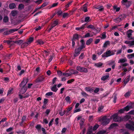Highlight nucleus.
Returning <instances> with one entry per match:
<instances>
[{"label": "nucleus", "instance_id": "423d86ee", "mask_svg": "<svg viewBox=\"0 0 134 134\" xmlns=\"http://www.w3.org/2000/svg\"><path fill=\"white\" fill-rule=\"evenodd\" d=\"M76 69L79 71L82 72L87 73L88 72V70L86 68L80 66H77Z\"/></svg>", "mask_w": 134, "mask_h": 134}, {"label": "nucleus", "instance_id": "2f4dec72", "mask_svg": "<svg viewBox=\"0 0 134 134\" xmlns=\"http://www.w3.org/2000/svg\"><path fill=\"white\" fill-rule=\"evenodd\" d=\"M86 5H87V3L83 5V10L85 12H86L87 11V8L86 6Z\"/></svg>", "mask_w": 134, "mask_h": 134}, {"label": "nucleus", "instance_id": "8fccbe9b", "mask_svg": "<svg viewBox=\"0 0 134 134\" xmlns=\"http://www.w3.org/2000/svg\"><path fill=\"white\" fill-rule=\"evenodd\" d=\"M42 0H38L35 2L37 4L39 5L42 3Z\"/></svg>", "mask_w": 134, "mask_h": 134}, {"label": "nucleus", "instance_id": "7c9ffc66", "mask_svg": "<svg viewBox=\"0 0 134 134\" xmlns=\"http://www.w3.org/2000/svg\"><path fill=\"white\" fill-rule=\"evenodd\" d=\"M13 89L11 88H9L8 90V93L7 94V96H8L10 94L13 93Z\"/></svg>", "mask_w": 134, "mask_h": 134}, {"label": "nucleus", "instance_id": "864d4df0", "mask_svg": "<svg viewBox=\"0 0 134 134\" xmlns=\"http://www.w3.org/2000/svg\"><path fill=\"white\" fill-rule=\"evenodd\" d=\"M106 132L105 131H101L98 132L97 133V134H104Z\"/></svg>", "mask_w": 134, "mask_h": 134}, {"label": "nucleus", "instance_id": "473e14b6", "mask_svg": "<svg viewBox=\"0 0 134 134\" xmlns=\"http://www.w3.org/2000/svg\"><path fill=\"white\" fill-rule=\"evenodd\" d=\"M104 51V50L103 49H101L100 50V51L99 52L98 51H97L96 52V54L98 55L99 56L103 53Z\"/></svg>", "mask_w": 134, "mask_h": 134}, {"label": "nucleus", "instance_id": "bf43d9fd", "mask_svg": "<svg viewBox=\"0 0 134 134\" xmlns=\"http://www.w3.org/2000/svg\"><path fill=\"white\" fill-rule=\"evenodd\" d=\"M50 111V110L49 109H47L46 110V112H45L44 114H46V116H47L49 114Z\"/></svg>", "mask_w": 134, "mask_h": 134}, {"label": "nucleus", "instance_id": "9b49d317", "mask_svg": "<svg viewBox=\"0 0 134 134\" xmlns=\"http://www.w3.org/2000/svg\"><path fill=\"white\" fill-rule=\"evenodd\" d=\"M45 79V77L43 75H42L38 77L36 79L35 81L36 83H39L43 81Z\"/></svg>", "mask_w": 134, "mask_h": 134}, {"label": "nucleus", "instance_id": "393cba45", "mask_svg": "<svg viewBox=\"0 0 134 134\" xmlns=\"http://www.w3.org/2000/svg\"><path fill=\"white\" fill-rule=\"evenodd\" d=\"M93 41V39L92 38H90L87 40L86 42V44L87 45H89Z\"/></svg>", "mask_w": 134, "mask_h": 134}, {"label": "nucleus", "instance_id": "4468645a", "mask_svg": "<svg viewBox=\"0 0 134 134\" xmlns=\"http://www.w3.org/2000/svg\"><path fill=\"white\" fill-rule=\"evenodd\" d=\"M126 128L129 130L134 131V127L133 126L127 123L125 125Z\"/></svg>", "mask_w": 134, "mask_h": 134}, {"label": "nucleus", "instance_id": "09e8293b", "mask_svg": "<svg viewBox=\"0 0 134 134\" xmlns=\"http://www.w3.org/2000/svg\"><path fill=\"white\" fill-rule=\"evenodd\" d=\"M69 15V14L68 13H64L63 14V18H64L68 16Z\"/></svg>", "mask_w": 134, "mask_h": 134}, {"label": "nucleus", "instance_id": "a19ab883", "mask_svg": "<svg viewBox=\"0 0 134 134\" xmlns=\"http://www.w3.org/2000/svg\"><path fill=\"white\" fill-rule=\"evenodd\" d=\"M87 28H90L93 30L95 29L94 26L92 25H88L87 26Z\"/></svg>", "mask_w": 134, "mask_h": 134}, {"label": "nucleus", "instance_id": "3c124183", "mask_svg": "<svg viewBox=\"0 0 134 134\" xmlns=\"http://www.w3.org/2000/svg\"><path fill=\"white\" fill-rule=\"evenodd\" d=\"M71 71L72 72H71V74H76L78 73L79 72L76 70H74L73 69Z\"/></svg>", "mask_w": 134, "mask_h": 134}, {"label": "nucleus", "instance_id": "39448f33", "mask_svg": "<svg viewBox=\"0 0 134 134\" xmlns=\"http://www.w3.org/2000/svg\"><path fill=\"white\" fill-rule=\"evenodd\" d=\"M102 124L103 126H105L108 124L110 121L109 119L107 118V117L105 116L102 118Z\"/></svg>", "mask_w": 134, "mask_h": 134}, {"label": "nucleus", "instance_id": "aec40b11", "mask_svg": "<svg viewBox=\"0 0 134 134\" xmlns=\"http://www.w3.org/2000/svg\"><path fill=\"white\" fill-rule=\"evenodd\" d=\"M85 90L86 91L89 92L90 93H92L93 92V89L89 87H86L85 88Z\"/></svg>", "mask_w": 134, "mask_h": 134}, {"label": "nucleus", "instance_id": "ddd939ff", "mask_svg": "<svg viewBox=\"0 0 134 134\" xmlns=\"http://www.w3.org/2000/svg\"><path fill=\"white\" fill-rule=\"evenodd\" d=\"M19 90V93L20 94H23L25 93L27 90V87H21Z\"/></svg>", "mask_w": 134, "mask_h": 134}, {"label": "nucleus", "instance_id": "052dcab7", "mask_svg": "<svg viewBox=\"0 0 134 134\" xmlns=\"http://www.w3.org/2000/svg\"><path fill=\"white\" fill-rule=\"evenodd\" d=\"M99 88L98 87L96 88L94 90H93V92L95 93H98L99 91Z\"/></svg>", "mask_w": 134, "mask_h": 134}, {"label": "nucleus", "instance_id": "f03ea898", "mask_svg": "<svg viewBox=\"0 0 134 134\" xmlns=\"http://www.w3.org/2000/svg\"><path fill=\"white\" fill-rule=\"evenodd\" d=\"M111 117L113 121L115 122H120L123 120L122 118L116 113L113 115Z\"/></svg>", "mask_w": 134, "mask_h": 134}, {"label": "nucleus", "instance_id": "20e7f679", "mask_svg": "<svg viewBox=\"0 0 134 134\" xmlns=\"http://www.w3.org/2000/svg\"><path fill=\"white\" fill-rule=\"evenodd\" d=\"M114 54V53L113 52H111L110 50H109L105 52L103 54L102 56L103 58L107 57Z\"/></svg>", "mask_w": 134, "mask_h": 134}, {"label": "nucleus", "instance_id": "2eb2a0df", "mask_svg": "<svg viewBox=\"0 0 134 134\" xmlns=\"http://www.w3.org/2000/svg\"><path fill=\"white\" fill-rule=\"evenodd\" d=\"M87 24V23L82 25L80 27H77L75 28V30L77 31H81V30L84 29L85 28V26Z\"/></svg>", "mask_w": 134, "mask_h": 134}, {"label": "nucleus", "instance_id": "9d476101", "mask_svg": "<svg viewBox=\"0 0 134 134\" xmlns=\"http://www.w3.org/2000/svg\"><path fill=\"white\" fill-rule=\"evenodd\" d=\"M124 18V16L122 15H120L119 17L113 19V21L116 23H119Z\"/></svg>", "mask_w": 134, "mask_h": 134}, {"label": "nucleus", "instance_id": "f3484780", "mask_svg": "<svg viewBox=\"0 0 134 134\" xmlns=\"http://www.w3.org/2000/svg\"><path fill=\"white\" fill-rule=\"evenodd\" d=\"M133 32V31L131 30H129L126 32V34L127 35V37L129 38H130L132 35V33Z\"/></svg>", "mask_w": 134, "mask_h": 134}, {"label": "nucleus", "instance_id": "e2e57ef3", "mask_svg": "<svg viewBox=\"0 0 134 134\" xmlns=\"http://www.w3.org/2000/svg\"><path fill=\"white\" fill-rule=\"evenodd\" d=\"M130 96V93L129 91L126 93L125 94H124V96L125 97H129Z\"/></svg>", "mask_w": 134, "mask_h": 134}, {"label": "nucleus", "instance_id": "72a5a7b5", "mask_svg": "<svg viewBox=\"0 0 134 134\" xmlns=\"http://www.w3.org/2000/svg\"><path fill=\"white\" fill-rule=\"evenodd\" d=\"M109 44L110 42L109 41H107L104 43L103 47L104 48L106 47Z\"/></svg>", "mask_w": 134, "mask_h": 134}, {"label": "nucleus", "instance_id": "bb28decb", "mask_svg": "<svg viewBox=\"0 0 134 134\" xmlns=\"http://www.w3.org/2000/svg\"><path fill=\"white\" fill-rule=\"evenodd\" d=\"M92 126H90L89 127L87 132V134H91L92 133Z\"/></svg>", "mask_w": 134, "mask_h": 134}, {"label": "nucleus", "instance_id": "f257e3e1", "mask_svg": "<svg viewBox=\"0 0 134 134\" xmlns=\"http://www.w3.org/2000/svg\"><path fill=\"white\" fill-rule=\"evenodd\" d=\"M80 42L81 43V45L78 48H76L75 50V54L74 55V57L75 58L78 56L80 54V52L82 49L86 47L85 42L84 40L81 39Z\"/></svg>", "mask_w": 134, "mask_h": 134}, {"label": "nucleus", "instance_id": "6e6d98bb", "mask_svg": "<svg viewBox=\"0 0 134 134\" xmlns=\"http://www.w3.org/2000/svg\"><path fill=\"white\" fill-rule=\"evenodd\" d=\"M58 3H53L51 6L49 8L56 7L58 5Z\"/></svg>", "mask_w": 134, "mask_h": 134}, {"label": "nucleus", "instance_id": "338daca9", "mask_svg": "<svg viewBox=\"0 0 134 134\" xmlns=\"http://www.w3.org/2000/svg\"><path fill=\"white\" fill-rule=\"evenodd\" d=\"M13 127H10L6 129V131L7 132H9L13 130Z\"/></svg>", "mask_w": 134, "mask_h": 134}, {"label": "nucleus", "instance_id": "c756f323", "mask_svg": "<svg viewBox=\"0 0 134 134\" xmlns=\"http://www.w3.org/2000/svg\"><path fill=\"white\" fill-rule=\"evenodd\" d=\"M4 22L6 23L9 21V18L8 16H5L4 17L3 20Z\"/></svg>", "mask_w": 134, "mask_h": 134}, {"label": "nucleus", "instance_id": "4c0bfd02", "mask_svg": "<svg viewBox=\"0 0 134 134\" xmlns=\"http://www.w3.org/2000/svg\"><path fill=\"white\" fill-rule=\"evenodd\" d=\"M48 4V3L47 2H45L41 6V7H39V9H41L46 6Z\"/></svg>", "mask_w": 134, "mask_h": 134}, {"label": "nucleus", "instance_id": "1a4fd4ad", "mask_svg": "<svg viewBox=\"0 0 134 134\" xmlns=\"http://www.w3.org/2000/svg\"><path fill=\"white\" fill-rule=\"evenodd\" d=\"M130 103H129V104H131V105H127L124 108L125 111H129L130 108H132L134 106V102H130Z\"/></svg>", "mask_w": 134, "mask_h": 134}, {"label": "nucleus", "instance_id": "4d7b16f0", "mask_svg": "<svg viewBox=\"0 0 134 134\" xmlns=\"http://www.w3.org/2000/svg\"><path fill=\"white\" fill-rule=\"evenodd\" d=\"M13 42L12 41L10 40H8L6 41V42L8 44H11V45H12L13 44H14V43L13 44H11V43Z\"/></svg>", "mask_w": 134, "mask_h": 134}, {"label": "nucleus", "instance_id": "a211bd4d", "mask_svg": "<svg viewBox=\"0 0 134 134\" xmlns=\"http://www.w3.org/2000/svg\"><path fill=\"white\" fill-rule=\"evenodd\" d=\"M51 90L55 92H56L58 90L57 87V85H55L53 86L51 88Z\"/></svg>", "mask_w": 134, "mask_h": 134}, {"label": "nucleus", "instance_id": "4be33fe9", "mask_svg": "<svg viewBox=\"0 0 134 134\" xmlns=\"http://www.w3.org/2000/svg\"><path fill=\"white\" fill-rule=\"evenodd\" d=\"M29 44L27 42H23L21 45V48H23L27 46H28Z\"/></svg>", "mask_w": 134, "mask_h": 134}, {"label": "nucleus", "instance_id": "0eeeda50", "mask_svg": "<svg viewBox=\"0 0 134 134\" xmlns=\"http://www.w3.org/2000/svg\"><path fill=\"white\" fill-rule=\"evenodd\" d=\"M18 29H10L9 30H6L3 33V35H9L11 33H12L14 32L17 31Z\"/></svg>", "mask_w": 134, "mask_h": 134}, {"label": "nucleus", "instance_id": "0e129e2a", "mask_svg": "<svg viewBox=\"0 0 134 134\" xmlns=\"http://www.w3.org/2000/svg\"><path fill=\"white\" fill-rule=\"evenodd\" d=\"M53 93L52 92H49L47 93L46 94V96H51L53 95Z\"/></svg>", "mask_w": 134, "mask_h": 134}, {"label": "nucleus", "instance_id": "6ab92c4d", "mask_svg": "<svg viewBox=\"0 0 134 134\" xmlns=\"http://www.w3.org/2000/svg\"><path fill=\"white\" fill-rule=\"evenodd\" d=\"M14 43H16L18 45H20L21 44H22V43L24 41L22 40H16L15 41H14Z\"/></svg>", "mask_w": 134, "mask_h": 134}, {"label": "nucleus", "instance_id": "49530a36", "mask_svg": "<svg viewBox=\"0 0 134 134\" xmlns=\"http://www.w3.org/2000/svg\"><path fill=\"white\" fill-rule=\"evenodd\" d=\"M90 18L88 16L86 17L85 19V21L86 22H88L90 21Z\"/></svg>", "mask_w": 134, "mask_h": 134}, {"label": "nucleus", "instance_id": "58836bf2", "mask_svg": "<svg viewBox=\"0 0 134 134\" xmlns=\"http://www.w3.org/2000/svg\"><path fill=\"white\" fill-rule=\"evenodd\" d=\"M63 14V11L60 10L58 11L57 13V15H58V16H61Z\"/></svg>", "mask_w": 134, "mask_h": 134}, {"label": "nucleus", "instance_id": "a878e982", "mask_svg": "<svg viewBox=\"0 0 134 134\" xmlns=\"http://www.w3.org/2000/svg\"><path fill=\"white\" fill-rule=\"evenodd\" d=\"M72 107H69L66 110V115L67 116L69 115L70 113V111L72 109Z\"/></svg>", "mask_w": 134, "mask_h": 134}, {"label": "nucleus", "instance_id": "f8f14e48", "mask_svg": "<svg viewBox=\"0 0 134 134\" xmlns=\"http://www.w3.org/2000/svg\"><path fill=\"white\" fill-rule=\"evenodd\" d=\"M28 81L27 79L24 80L19 85V86L20 87H27L25 85Z\"/></svg>", "mask_w": 134, "mask_h": 134}, {"label": "nucleus", "instance_id": "79ce46f5", "mask_svg": "<svg viewBox=\"0 0 134 134\" xmlns=\"http://www.w3.org/2000/svg\"><path fill=\"white\" fill-rule=\"evenodd\" d=\"M127 57L129 59L132 58L134 57V53L131 54H128Z\"/></svg>", "mask_w": 134, "mask_h": 134}, {"label": "nucleus", "instance_id": "412c9836", "mask_svg": "<svg viewBox=\"0 0 134 134\" xmlns=\"http://www.w3.org/2000/svg\"><path fill=\"white\" fill-rule=\"evenodd\" d=\"M118 126V125L116 123H113L110 125L109 127V129H112L114 127L117 126Z\"/></svg>", "mask_w": 134, "mask_h": 134}, {"label": "nucleus", "instance_id": "7ed1b4c3", "mask_svg": "<svg viewBox=\"0 0 134 134\" xmlns=\"http://www.w3.org/2000/svg\"><path fill=\"white\" fill-rule=\"evenodd\" d=\"M122 4L125 5L126 8H129L132 4V1L128 0H122L121 1Z\"/></svg>", "mask_w": 134, "mask_h": 134}, {"label": "nucleus", "instance_id": "5701e85b", "mask_svg": "<svg viewBox=\"0 0 134 134\" xmlns=\"http://www.w3.org/2000/svg\"><path fill=\"white\" fill-rule=\"evenodd\" d=\"M9 7L10 9H13L16 7V5L14 3H12L9 4Z\"/></svg>", "mask_w": 134, "mask_h": 134}, {"label": "nucleus", "instance_id": "de8ad7c7", "mask_svg": "<svg viewBox=\"0 0 134 134\" xmlns=\"http://www.w3.org/2000/svg\"><path fill=\"white\" fill-rule=\"evenodd\" d=\"M99 127V125L97 124H96L93 127V130H96Z\"/></svg>", "mask_w": 134, "mask_h": 134}, {"label": "nucleus", "instance_id": "a18cd8bd", "mask_svg": "<svg viewBox=\"0 0 134 134\" xmlns=\"http://www.w3.org/2000/svg\"><path fill=\"white\" fill-rule=\"evenodd\" d=\"M70 97L69 96H67L65 98V99L67 102L68 103H70Z\"/></svg>", "mask_w": 134, "mask_h": 134}, {"label": "nucleus", "instance_id": "ea45409f", "mask_svg": "<svg viewBox=\"0 0 134 134\" xmlns=\"http://www.w3.org/2000/svg\"><path fill=\"white\" fill-rule=\"evenodd\" d=\"M24 5L23 4H20L18 6V9H22L24 8Z\"/></svg>", "mask_w": 134, "mask_h": 134}, {"label": "nucleus", "instance_id": "dca6fc26", "mask_svg": "<svg viewBox=\"0 0 134 134\" xmlns=\"http://www.w3.org/2000/svg\"><path fill=\"white\" fill-rule=\"evenodd\" d=\"M79 39V35L77 34H75L73 35V37L71 39L76 41V40H78Z\"/></svg>", "mask_w": 134, "mask_h": 134}, {"label": "nucleus", "instance_id": "b1692460", "mask_svg": "<svg viewBox=\"0 0 134 134\" xmlns=\"http://www.w3.org/2000/svg\"><path fill=\"white\" fill-rule=\"evenodd\" d=\"M127 60L126 58H124L121 59L119 60L118 63H123L127 61Z\"/></svg>", "mask_w": 134, "mask_h": 134}, {"label": "nucleus", "instance_id": "cd10ccee", "mask_svg": "<svg viewBox=\"0 0 134 134\" xmlns=\"http://www.w3.org/2000/svg\"><path fill=\"white\" fill-rule=\"evenodd\" d=\"M16 132L18 134H20L21 133L22 134H26L25 133V131L24 130H19L18 131H16Z\"/></svg>", "mask_w": 134, "mask_h": 134}, {"label": "nucleus", "instance_id": "f704fd0d", "mask_svg": "<svg viewBox=\"0 0 134 134\" xmlns=\"http://www.w3.org/2000/svg\"><path fill=\"white\" fill-rule=\"evenodd\" d=\"M103 64L100 62H99L95 64V66L98 67H100L102 66Z\"/></svg>", "mask_w": 134, "mask_h": 134}, {"label": "nucleus", "instance_id": "69168bd1", "mask_svg": "<svg viewBox=\"0 0 134 134\" xmlns=\"http://www.w3.org/2000/svg\"><path fill=\"white\" fill-rule=\"evenodd\" d=\"M54 120V118H53L49 121L48 124V126L49 127H50L52 125V123L53 122Z\"/></svg>", "mask_w": 134, "mask_h": 134}, {"label": "nucleus", "instance_id": "c9c22d12", "mask_svg": "<svg viewBox=\"0 0 134 134\" xmlns=\"http://www.w3.org/2000/svg\"><path fill=\"white\" fill-rule=\"evenodd\" d=\"M34 39V38L33 37H31L29 38L27 42L29 44L33 41Z\"/></svg>", "mask_w": 134, "mask_h": 134}, {"label": "nucleus", "instance_id": "e433bc0d", "mask_svg": "<svg viewBox=\"0 0 134 134\" xmlns=\"http://www.w3.org/2000/svg\"><path fill=\"white\" fill-rule=\"evenodd\" d=\"M130 75H129L127 77V78L126 79H126H124V82H126V83H127L129 81L130 79Z\"/></svg>", "mask_w": 134, "mask_h": 134}, {"label": "nucleus", "instance_id": "680f3d73", "mask_svg": "<svg viewBox=\"0 0 134 134\" xmlns=\"http://www.w3.org/2000/svg\"><path fill=\"white\" fill-rule=\"evenodd\" d=\"M48 102V99H46V98H44V101L43 102V104H47Z\"/></svg>", "mask_w": 134, "mask_h": 134}, {"label": "nucleus", "instance_id": "603ef678", "mask_svg": "<svg viewBox=\"0 0 134 134\" xmlns=\"http://www.w3.org/2000/svg\"><path fill=\"white\" fill-rule=\"evenodd\" d=\"M130 118V116L128 115H126L124 117V119L126 120H128Z\"/></svg>", "mask_w": 134, "mask_h": 134}, {"label": "nucleus", "instance_id": "5fc2aeb1", "mask_svg": "<svg viewBox=\"0 0 134 134\" xmlns=\"http://www.w3.org/2000/svg\"><path fill=\"white\" fill-rule=\"evenodd\" d=\"M75 80L74 79H71L70 80H69L67 81V83L68 84L71 83L72 82H74Z\"/></svg>", "mask_w": 134, "mask_h": 134}, {"label": "nucleus", "instance_id": "13d9d810", "mask_svg": "<svg viewBox=\"0 0 134 134\" xmlns=\"http://www.w3.org/2000/svg\"><path fill=\"white\" fill-rule=\"evenodd\" d=\"M59 20L58 19H57L55 20H54L53 22V23L55 25H58V23Z\"/></svg>", "mask_w": 134, "mask_h": 134}, {"label": "nucleus", "instance_id": "c03bdc74", "mask_svg": "<svg viewBox=\"0 0 134 134\" xmlns=\"http://www.w3.org/2000/svg\"><path fill=\"white\" fill-rule=\"evenodd\" d=\"M37 42L38 44L40 45H43L44 43V42L41 40H38L37 41Z\"/></svg>", "mask_w": 134, "mask_h": 134}, {"label": "nucleus", "instance_id": "6e6552de", "mask_svg": "<svg viewBox=\"0 0 134 134\" xmlns=\"http://www.w3.org/2000/svg\"><path fill=\"white\" fill-rule=\"evenodd\" d=\"M35 128L37 129L38 132H40L41 131V129L43 132V134H46V130L44 128L42 127L41 128V125L40 124L37 125L36 126Z\"/></svg>", "mask_w": 134, "mask_h": 134}, {"label": "nucleus", "instance_id": "37998d69", "mask_svg": "<svg viewBox=\"0 0 134 134\" xmlns=\"http://www.w3.org/2000/svg\"><path fill=\"white\" fill-rule=\"evenodd\" d=\"M11 14L12 15L13 17H15L17 15V13L15 11H12L11 12Z\"/></svg>", "mask_w": 134, "mask_h": 134}, {"label": "nucleus", "instance_id": "c85d7f7f", "mask_svg": "<svg viewBox=\"0 0 134 134\" xmlns=\"http://www.w3.org/2000/svg\"><path fill=\"white\" fill-rule=\"evenodd\" d=\"M109 77V74L108 75H107L105 76H102L101 78V80H102L105 81Z\"/></svg>", "mask_w": 134, "mask_h": 134}, {"label": "nucleus", "instance_id": "774afa93", "mask_svg": "<svg viewBox=\"0 0 134 134\" xmlns=\"http://www.w3.org/2000/svg\"><path fill=\"white\" fill-rule=\"evenodd\" d=\"M72 2V1H71L69 2L65 6V7L66 8H68L69 7V6L71 4Z\"/></svg>", "mask_w": 134, "mask_h": 134}]
</instances>
